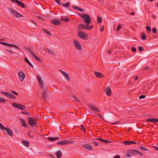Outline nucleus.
Masks as SVG:
<instances>
[{
  "instance_id": "f257e3e1",
  "label": "nucleus",
  "mask_w": 158,
  "mask_h": 158,
  "mask_svg": "<svg viewBox=\"0 0 158 158\" xmlns=\"http://www.w3.org/2000/svg\"><path fill=\"white\" fill-rule=\"evenodd\" d=\"M139 151L136 149H130L127 151V154L125 155V157H131V155L134 156L135 155L138 154Z\"/></svg>"
},
{
  "instance_id": "f03ea898",
  "label": "nucleus",
  "mask_w": 158,
  "mask_h": 158,
  "mask_svg": "<svg viewBox=\"0 0 158 158\" xmlns=\"http://www.w3.org/2000/svg\"><path fill=\"white\" fill-rule=\"evenodd\" d=\"M80 16L84 19L86 24L89 25V24L91 23V19L88 15L83 14L80 15Z\"/></svg>"
},
{
  "instance_id": "7ed1b4c3",
  "label": "nucleus",
  "mask_w": 158,
  "mask_h": 158,
  "mask_svg": "<svg viewBox=\"0 0 158 158\" xmlns=\"http://www.w3.org/2000/svg\"><path fill=\"white\" fill-rule=\"evenodd\" d=\"M93 27V26H89L88 25L85 24H79L77 27V28L79 31H81L83 29L90 30Z\"/></svg>"
},
{
  "instance_id": "20e7f679",
  "label": "nucleus",
  "mask_w": 158,
  "mask_h": 158,
  "mask_svg": "<svg viewBox=\"0 0 158 158\" xmlns=\"http://www.w3.org/2000/svg\"><path fill=\"white\" fill-rule=\"evenodd\" d=\"M28 122L29 124L32 127H33L34 126L35 127L38 126L36 119H34L32 118L29 117L28 118Z\"/></svg>"
},
{
  "instance_id": "39448f33",
  "label": "nucleus",
  "mask_w": 158,
  "mask_h": 158,
  "mask_svg": "<svg viewBox=\"0 0 158 158\" xmlns=\"http://www.w3.org/2000/svg\"><path fill=\"white\" fill-rule=\"evenodd\" d=\"M8 9L10 12L11 13L13 14L17 18H21L23 17V15L17 12L13 9L9 8Z\"/></svg>"
},
{
  "instance_id": "423d86ee",
  "label": "nucleus",
  "mask_w": 158,
  "mask_h": 158,
  "mask_svg": "<svg viewBox=\"0 0 158 158\" xmlns=\"http://www.w3.org/2000/svg\"><path fill=\"white\" fill-rule=\"evenodd\" d=\"M26 49L31 54V55L35 58L36 60H37L38 61L40 62H42V60L37 56L36 54L32 51L31 50L30 48H29L27 47L26 48Z\"/></svg>"
},
{
  "instance_id": "0eeeda50",
  "label": "nucleus",
  "mask_w": 158,
  "mask_h": 158,
  "mask_svg": "<svg viewBox=\"0 0 158 158\" xmlns=\"http://www.w3.org/2000/svg\"><path fill=\"white\" fill-rule=\"evenodd\" d=\"M73 44L74 47L78 50H81L82 47L81 45L79 42L77 40H74L73 41Z\"/></svg>"
},
{
  "instance_id": "6e6552de",
  "label": "nucleus",
  "mask_w": 158,
  "mask_h": 158,
  "mask_svg": "<svg viewBox=\"0 0 158 158\" xmlns=\"http://www.w3.org/2000/svg\"><path fill=\"white\" fill-rule=\"evenodd\" d=\"M13 106L21 110H24L25 108V106L20 104L14 102L12 103Z\"/></svg>"
},
{
  "instance_id": "1a4fd4ad",
  "label": "nucleus",
  "mask_w": 158,
  "mask_h": 158,
  "mask_svg": "<svg viewBox=\"0 0 158 158\" xmlns=\"http://www.w3.org/2000/svg\"><path fill=\"white\" fill-rule=\"evenodd\" d=\"M73 143V142L70 141L62 140L58 141L57 142V144L58 145H64L70 144Z\"/></svg>"
},
{
  "instance_id": "9d476101",
  "label": "nucleus",
  "mask_w": 158,
  "mask_h": 158,
  "mask_svg": "<svg viewBox=\"0 0 158 158\" xmlns=\"http://www.w3.org/2000/svg\"><path fill=\"white\" fill-rule=\"evenodd\" d=\"M18 75L20 80L21 81H23L25 77V75L23 72L21 71L19 72L18 73Z\"/></svg>"
},
{
  "instance_id": "9b49d317",
  "label": "nucleus",
  "mask_w": 158,
  "mask_h": 158,
  "mask_svg": "<svg viewBox=\"0 0 158 158\" xmlns=\"http://www.w3.org/2000/svg\"><path fill=\"white\" fill-rule=\"evenodd\" d=\"M48 90H47L46 89H45L43 91L42 94V99L44 101H46L47 99V92Z\"/></svg>"
},
{
  "instance_id": "f8f14e48",
  "label": "nucleus",
  "mask_w": 158,
  "mask_h": 158,
  "mask_svg": "<svg viewBox=\"0 0 158 158\" xmlns=\"http://www.w3.org/2000/svg\"><path fill=\"white\" fill-rule=\"evenodd\" d=\"M52 23L55 25H59L61 23L59 20L58 19H54L51 20Z\"/></svg>"
},
{
  "instance_id": "ddd939ff",
  "label": "nucleus",
  "mask_w": 158,
  "mask_h": 158,
  "mask_svg": "<svg viewBox=\"0 0 158 158\" xmlns=\"http://www.w3.org/2000/svg\"><path fill=\"white\" fill-rule=\"evenodd\" d=\"M77 35L79 37L83 39H85V38L87 37V35L85 34L83 32L81 31L78 32Z\"/></svg>"
},
{
  "instance_id": "4468645a",
  "label": "nucleus",
  "mask_w": 158,
  "mask_h": 158,
  "mask_svg": "<svg viewBox=\"0 0 158 158\" xmlns=\"http://www.w3.org/2000/svg\"><path fill=\"white\" fill-rule=\"evenodd\" d=\"M89 108L91 110L94 112H99L100 110L99 109L95 106H89Z\"/></svg>"
},
{
  "instance_id": "2eb2a0df",
  "label": "nucleus",
  "mask_w": 158,
  "mask_h": 158,
  "mask_svg": "<svg viewBox=\"0 0 158 158\" xmlns=\"http://www.w3.org/2000/svg\"><path fill=\"white\" fill-rule=\"evenodd\" d=\"M146 121L148 122H152L154 124H156V123H158V119L148 118L146 120Z\"/></svg>"
},
{
  "instance_id": "dca6fc26",
  "label": "nucleus",
  "mask_w": 158,
  "mask_h": 158,
  "mask_svg": "<svg viewBox=\"0 0 158 158\" xmlns=\"http://www.w3.org/2000/svg\"><path fill=\"white\" fill-rule=\"evenodd\" d=\"M83 147L86 149L89 150H92L93 149L92 147L91 144H84Z\"/></svg>"
},
{
  "instance_id": "f3484780",
  "label": "nucleus",
  "mask_w": 158,
  "mask_h": 158,
  "mask_svg": "<svg viewBox=\"0 0 158 158\" xmlns=\"http://www.w3.org/2000/svg\"><path fill=\"white\" fill-rule=\"evenodd\" d=\"M62 74L64 76L66 79L68 81H70V78L69 75L65 72L60 70Z\"/></svg>"
},
{
  "instance_id": "a211bd4d",
  "label": "nucleus",
  "mask_w": 158,
  "mask_h": 158,
  "mask_svg": "<svg viewBox=\"0 0 158 158\" xmlns=\"http://www.w3.org/2000/svg\"><path fill=\"white\" fill-rule=\"evenodd\" d=\"M105 93L108 96H110L111 94V90L109 88H106V89Z\"/></svg>"
},
{
  "instance_id": "6ab92c4d",
  "label": "nucleus",
  "mask_w": 158,
  "mask_h": 158,
  "mask_svg": "<svg viewBox=\"0 0 158 158\" xmlns=\"http://www.w3.org/2000/svg\"><path fill=\"white\" fill-rule=\"evenodd\" d=\"M123 143L126 145H130L132 144H135L137 143L134 141H127L123 142Z\"/></svg>"
},
{
  "instance_id": "aec40b11",
  "label": "nucleus",
  "mask_w": 158,
  "mask_h": 158,
  "mask_svg": "<svg viewBox=\"0 0 158 158\" xmlns=\"http://www.w3.org/2000/svg\"><path fill=\"white\" fill-rule=\"evenodd\" d=\"M20 120L21 121V125L22 126L25 127H27V125L25 123V121L24 119H23L22 118H20Z\"/></svg>"
},
{
  "instance_id": "412c9836",
  "label": "nucleus",
  "mask_w": 158,
  "mask_h": 158,
  "mask_svg": "<svg viewBox=\"0 0 158 158\" xmlns=\"http://www.w3.org/2000/svg\"><path fill=\"white\" fill-rule=\"evenodd\" d=\"M6 130L7 133L10 135V136H12L13 135V133L12 131V130L9 128H6V129L5 130Z\"/></svg>"
},
{
  "instance_id": "4be33fe9",
  "label": "nucleus",
  "mask_w": 158,
  "mask_h": 158,
  "mask_svg": "<svg viewBox=\"0 0 158 158\" xmlns=\"http://www.w3.org/2000/svg\"><path fill=\"white\" fill-rule=\"evenodd\" d=\"M94 74L97 77L101 78L104 77L103 75L101 73L98 72H95Z\"/></svg>"
},
{
  "instance_id": "5701e85b",
  "label": "nucleus",
  "mask_w": 158,
  "mask_h": 158,
  "mask_svg": "<svg viewBox=\"0 0 158 158\" xmlns=\"http://www.w3.org/2000/svg\"><path fill=\"white\" fill-rule=\"evenodd\" d=\"M7 98H9L11 99L14 100L16 98V97L15 95L10 93H9L8 95Z\"/></svg>"
},
{
  "instance_id": "b1692460",
  "label": "nucleus",
  "mask_w": 158,
  "mask_h": 158,
  "mask_svg": "<svg viewBox=\"0 0 158 158\" xmlns=\"http://www.w3.org/2000/svg\"><path fill=\"white\" fill-rule=\"evenodd\" d=\"M55 155L56 156L57 158H60L61 157L62 153L60 151H58L55 153Z\"/></svg>"
},
{
  "instance_id": "393cba45",
  "label": "nucleus",
  "mask_w": 158,
  "mask_h": 158,
  "mask_svg": "<svg viewBox=\"0 0 158 158\" xmlns=\"http://www.w3.org/2000/svg\"><path fill=\"white\" fill-rule=\"evenodd\" d=\"M17 4L19 6L21 7L22 8H25V6L23 2L18 1L17 3Z\"/></svg>"
},
{
  "instance_id": "a878e982",
  "label": "nucleus",
  "mask_w": 158,
  "mask_h": 158,
  "mask_svg": "<svg viewBox=\"0 0 158 158\" xmlns=\"http://www.w3.org/2000/svg\"><path fill=\"white\" fill-rule=\"evenodd\" d=\"M22 143L26 147H28L29 146V143L27 141H25L23 140H22Z\"/></svg>"
},
{
  "instance_id": "bb28decb",
  "label": "nucleus",
  "mask_w": 158,
  "mask_h": 158,
  "mask_svg": "<svg viewBox=\"0 0 158 158\" xmlns=\"http://www.w3.org/2000/svg\"><path fill=\"white\" fill-rule=\"evenodd\" d=\"M59 139V137H49L48 138V139L49 141H53L56 140H58Z\"/></svg>"
},
{
  "instance_id": "cd10ccee",
  "label": "nucleus",
  "mask_w": 158,
  "mask_h": 158,
  "mask_svg": "<svg viewBox=\"0 0 158 158\" xmlns=\"http://www.w3.org/2000/svg\"><path fill=\"white\" fill-rule=\"evenodd\" d=\"M73 8L81 12H83L84 11L83 9L81 8H80L77 6H73Z\"/></svg>"
},
{
  "instance_id": "c85d7f7f",
  "label": "nucleus",
  "mask_w": 158,
  "mask_h": 158,
  "mask_svg": "<svg viewBox=\"0 0 158 158\" xmlns=\"http://www.w3.org/2000/svg\"><path fill=\"white\" fill-rule=\"evenodd\" d=\"M37 78L38 80V81L39 82V84H41V83H43L42 82V80L40 77V76H39V75H38L37 76Z\"/></svg>"
},
{
  "instance_id": "c756f323",
  "label": "nucleus",
  "mask_w": 158,
  "mask_h": 158,
  "mask_svg": "<svg viewBox=\"0 0 158 158\" xmlns=\"http://www.w3.org/2000/svg\"><path fill=\"white\" fill-rule=\"evenodd\" d=\"M40 85L41 89L45 90V89H46L47 90H48L47 87L46 86H44L43 83L40 84Z\"/></svg>"
},
{
  "instance_id": "7c9ffc66",
  "label": "nucleus",
  "mask_w": 158,
  "mask_h": 158,
  "mask_svg": "<svg viewBox=\"0 0 158 158\" xmlns=\"http://www.w3.org/2000/svg\"><path fill=\"white\" fill-rule=\"evenodd\" d=\"M70 5V3L69 2H67L66 4H63L62 3H61V5L62 6H63L64 7H68Z\"/></svg>"
},
{
  "instance_id": "2f4dec72",
  "label": "nucleus",
  "mask_w": 158,
  "mask_h": 158,
  "mask_svg": "<svg viewBox=\"0 0 158 158\" xmlns=\"http://www.w3.org/2000/svg\"><path fill=\"white\" fill-rule=\"evenodd\" d=\"M47 52H48L49 54L52 55H54L55 54L54 52L52 50L49 49H47Z\"/></svg>"
},
{
  "instance_id": "473e14b6",
  "label": "nucleus",
  "mask_w": 158,
  "mask_h": 158,
  "mask_svg": "<svg viewBox=\"0 0 158 158\" xmlns=\"http://www.w3.org/2000/svg\"><path fill=\"white\" fill-rule=\"evenodd\" d=\"M61 20L65 22H67L69 20V19L68 18H61Z\"/></svg>"
},
{
  "instance_id": "72a5a7b5",
  "label": "nucleus",
  "mask_w": 158,
  "mask_h": 158,
  "mask_svg": "<svg viewBox=\"0 0 158 158\" xmlns=\"http://www.w3.org/2000/svg\"><path fill=\"white\" fill-rule=\"evenodd\" d=\"M43 32L45 34H47L49 36H51V35H52L49 32H48L47 30H46L43 29Z\"/></svg>"
},
{
  "instance_id": "f704fd0d",
  "label": "nucleus",
  "mask_w": 158,
  "mask_h": 158,
  "mask_svg": "<svg viewBox=\"0 0 158 158\" xmlns=\"http://www.w3.org/2000/svg\"><path fill=\"white\" fill-rule=\"evenodd\" d=\"M9 93L7 92H4V91H1V94H2L4 95L7 97H8Z\"/></svg>"
},
{
  "instance_id": "c9c22d12",
  "label": "nucleus",
  "mask_w": 158,
  "mask_h": 158,
  "mask_svg": "<svg viewBox=\"0 0 158 158\" xmlns=\"http://www.w3.org/2000/svg\"><path fill=\"white\" fill-rule=\"evenodd\" d=\"M146 36L144 33H143L142 35V40H144L146 39Z\"/></svg>"
},
{
  "instance_id": "e433bc0d",
  "label": "nucleus",
  "mask_w": 158,
  "mask_h": 158,
  "mask_svg": "<svg viewBox=\"0 0 158 158\" xmlns=\"http://www.w3.org/2000/svg\"><path fill=\"white\" fill-rule=\"evenodd\" d=\"M97 22L98 23H101L102 22V19L100 17L98 16V17Z\"/></svg>"
},
{
  "instance_id": "4c0bfd02",
  "label": "nucleus",
  "mask_w": 158,
  "mask_h": 158,
  "mask_svg": "<svg viewBox=\"0 0 158 158\" xmlns=\"http://www.w3.org/2000/svg\"><path fill=\"white\" fill-rule=\"evenodd\" d=\"M10 46L11 47H12L15 48L17 49H19V48L15 44H10Z\"/></svg>"
},
{
  "instance_id": "58836bf2",
  "label": "nucleus",
  "mask_w": 158,
  "mask_h": 158,
  "mask_svg": "<svg viewBox=\"0 0 158 158\" xmlns=\"http://www.w3.org/2000/svg\"><path fill=\"white\" fill-rule=\"evenodd\" d=\"M21 113H22L23 114H25L27 116H29L30 115V114L28 112H27L26 110L25 111L21 112Z\"/></svg>"
},
{
  "instance_id": "ea45409f",
  "label": "nucleus",
  "mask_w": 158,
  "mask_h": 158,
  "mask_svg": "<svg viewBox=\"0 0 158 158\" xmlns=\"http://www.w3.org/2000/svg\"><path fill=\"white\" fill-rule=\"evenodd\" d=\"M6 99L2 97H0V102L5 103L6 102Z\"/></svg>"
},
{
  "instance_id": "a19ab883",
  "label": "nucleus",
  "mask_w": 158,
  "mask_h": 158,
  "mask_svg": "<svg viewBox=\"0 0 158 158\" xmlns=\"http://www.w3.org/2000/svg\"><path fill=\"white\" fill-rule=\"evenodd\" d=\"M122 25L121 24H119L116 30V31H118L121 28Z\"/></svg>"
},
{
  "instance_id": "79ce46f5",
  "label": "nucleus",
  "mask_w": 158,
  "mask_h": 158,
  "mask_svg": "<svg viewBox=\"0 0 158 158\" xmlns=\"http://www.w3.org/2000/svg\"><path fill=\"white\" fill-rule=\"evenodd\" d=\"M0 128L1 130H5L6 129V127H4L2 124L1 123H0Z\"/></svg>"
},
{
  "instance_id": "37998d69",
  "label": "nucleus",
  "mask_w": 158,
  "mask_h": 158,
  "mask_svg": "<svg viewBox=\"0 0 158 158\" xmlns=\"http://www.w3.org/2000/svg\"><path fill=\"white\" fill-rule=\"evenodd\" d=\"M81 129L83 131L85 132V129L82 125H81Z\"/></svg>"
},
{
  "instance_id": "c03bdc74",
  "label": "nucleus",
  "mask_w": 158,
  "mask_h": 158,
  "mask_svg": "<svg viewBox=\"0 0 158 158\" xmlns=\"http://www.w3.org/2000/svg\"><path fill=\"white\" fill-rule=\"evenodd\" d=\"M140 149L141 150H143L144 151H149L148 149H146L143 147H140Z\"/></svg>"
},
{
  "instance_id": "a18cd8bd",
  "label": "nucleus",
  "mask_w": 158,
  "mask_h": 158,
  "mask_svg": "<svg viewBox=\"0 0 158 158\" xmlns=\"http://www.w3.org/2000/svg\"><path fill=\"white\" fill-rule=\"evenodd\" d=\"M146 97V96L144 95H142L140 96L139 97V99H141L143 98H144Z\"/></svg>"
},
{
  "instance_id": "49530a36",
  "label": "nucleus",
  "mask_w": 158,
  "mask_h": 158,
  "mask_svg": "<svg viewBox=\"0 0 158 158\" xmlns=\"http://www.w3.org/2000/svg\"><path fill=\"white\" fill-rule=\"evenodd\" d=\"M103 143H111V141H110L104 140Z\"/></svg>"
},
{
  "instance_id": "de8ad7c7",
  "label": "nucleus",
  "mask_w": 158,
  "mask_h": 158,
  "mask_svg": "<svg viewBox=\"0 0 158 158\" xmlns=\"http://www.w3.org/2000/svg\"><path fill=\"white\" fill-rule=\"evenodd\" d=\"M146 29L148 31H150L151 30L150 27L148 26L146 27Z\"/></svg>"
},
{
  "instance_id": "09e8293b",
  "label": "nucleus",
  "mask_w": 158,
  "mask_h": 158,
  "mask_svg": "<svg viewBox=\"0 0 158 158\" xmlns=\"http://www.w3.org/2000/svg\"><path fill=\"white\" fill-rule=\"evenodd\" d=\"M152 31L154 33H155L156 32V29L155 27H154L152 28Z\"/></svg>"
},
{
  "instance_id": "8fccbe9b",
  "label": "nucleus",
  "mask_w": 158,
  "mask_h": 158,
  "mask_svg": "<svg viewBox=\"0 0 158 158\" xmlns=\"http://www.w3.org/2000/svg\"><path fill=\"white\" fill-rule=\"evenodd\" d=\"M95 140H99L102 142H103V141H104V139H100V138H96L95 139Z\"/></svg>"
},
{
  "instance_id": "3c124183",
  "label": "nucleus",
  "mask_w": 158,
  "mask_h": 158,
  "mask_svg": "<svg viewBox=\"0 0 158 158\" xmlns=\"http://www.w3.org/2000/svg\"><path fill=\"white\" fill-rule=\"evenodd\" d=\"M131 50L133 52H135L136 51V49L135 47H132Z\"/></svg>"
},
{
  "instance_id": "603ef678",
  "label": "nucleus",
  "mask_w": 158,
  "mask_h": 158,
  "mask_svg": "<svg viewBox=\"0 0 158 158\" xmlns=\"http://www.w3.org/2000/svg\"><path fill=\"white\" fill-rule=\"evenodd\" d=\"M104 27L103 26H102L100 28V30L101 32H102L104 31Z\"/></svg>"
},
{
  "instance_id": "864d4df0",
  "label": "nucleus",
  "mask_w": 158,
  "mask_h": 158,
  "mask_svg": "<svg viewBox=\"0 0 158 158\" xmlns=\"http://www.w3.org/2000/svg\"><path fill=\"white\" fill-rule=\"evenodd\" d=\"M138 49H139V51L140 52H141V51H143V47L141 46L139 47L138 48Z\"/></svg>"
},
{
  "instance_id": "5fc2aeb1",
  "label": "nucleus",
  "mask_w": 158,
  "mask_h": 158,
  "mask_svg": "<svg viewBox=\"0 0 158 158\" xmlns=\"http://www.w3.org/2000/svg\"><path fill=\"white\" fill-rule=\"evenodd\" d=\"M24 60L25 61L27 62V63L28 64H30V62H29V60H28V59L27 58H25V59H24Z\"/></svg>"
},
{
  "instance_id": "6e6d98bb",
  "label": "nucleus",
  "mask_w": 158,
  "mask_h": 158,
  "mask_svg": "<svg viewBox=\"0 0 158 158\" xmlns=\"http://www.w3.org/2000/svg\"><path fill=\"white\" fill-rule=\"evenodd\" d=\"M119 123V122L118 121H116L115 122L112 123H111V124H112L113 125H116V124H118Z\"/></svg>"
},
{
  "instance_id": "4d7b16f0",
  "label": "nucleus",
  "mask_w": 158,
  "mask_h": 158,
  "mask_svg": "<svg viewBox=\"0 0 158 158\" xmlns=\"http://www.w3.org/2000/svg\"><path fill=\"white\" fill-rule=\"evenodd\" d=\"M11 92L12 93H14V94H15L16 95H18V93L15 91H14L13 90H12L11 91Z\"/></svg>"
},
{
  "instance_id": "13d9d810",
  "label": "nucleus",
  "mask_w": 158,
  "mask_h": 158,
  "mask_svg": "<svg viewBox=\"0 0 158 158\" xmlns=\"http://www.w3.org/2000/svg\"><path fill=\"white\" fill-rule=\"evenodd\" d=\"M55 1L59 5H60V0H55Z\"/></svg>"
},
{
  "instance_id": "bf43d9fd",
  "label": "nucleus",
  "mask_w": 158,
  "mask_h": 158,
  "mask_svg": "<svg viewBox=\"0 0 158 158\" xmlns=\"http://www.w3.org/2000/svg\"><path fill=\"white\" fill-rule=\"evenodd\" d=\"M93 143H94V144L96 146H97L98 145H99V143L97 142H95V141H94L93 142Z\"/></svg>"
},
{
  "instance_id": "052dcab7",
  "label": "nucleus",
  "mask_w": 158,
  "mask_h": 158,
  "mask_svg": "<svg viewBox=\"0 0 158 158\" xmlns=\"http://www.w3.org/2000/svg\"><path fill=\"white\" fill-rule=\"evenodd\" d=\"M6 50L8 52H9V53H11V54H14V53L13 52L10 51V50H8V49H6Z\"/></svg>"
},
{
  "instance_id": "680f3d73",
  "label": "nucleus",
  "mask_w": 158,
  "mask_h": 158,
  "mask_svg": "<svg viewBox=\"0 0 158 158\" xmlns=\"http://www.w3.org/2000/svg\"><path fill=\"white\" fill-rule=\"evenodd\" d=\"M10 1L13 2L14 3L16 2V3L18 1V0H10Z\"/></svg>"
},
{
  "instance_id": "e2e57ef3",
  "label": "nucleus",
  "mask_w": 158,
  "mask_h": 158,
  "mask_svg": "<svg viewBox=\"0 0 158 158\" xmlns=\"http://www.w3.org/2000/svg\"><path fill=\"white\" fill-rule=\"evenodd\" d=\"M113 158H120V156L119 155H116L114 156Z\"/></svg>"
},
{
  "instance_id": "0e129e2a",
  "label": "nucleus",
  "mask_w": 158,
  "mask_h": 158,
  "mask_svg": "<svg viewBox=\"0 0 158 158\" xmlns=\"http://www.w3.org/2000/svg\"><path fill=\"white\" fill-rule=\"evenodd\" d=\"M0 43H1V44H2V45H3L5 46V45L6 42H3L0 41Z\"/></svg>"
},
{
  "instance_id": "69168bd1",
  "label": "nucleus",
  "mask_w": 158,
  "mask_h": 158,
  "mask_svg": "<svg viewBox=\"0 0 158 158\" xmlns=\"http://www.w3.org/2000/svg\"><path fill=\"white\" fill-rule=\"evenodd\" d=\"M97 115L98 116H99V117H100V118H101L102 119H103V118H102V116L100 114H97Z\"/></svg>"
},
{
  "instance_id": "338daca9",
  "label": "nucleus",
  "mask_w": 158,
  "mask_h": 158,
  "mask_svg": "<svg viewBox=\"0 0 158 158\" xmlns=\"http://www.w3.org/2000/svg\"><path fill=\"white\" fill-rule=\"evenodd\" d=\"M37 17L39 19H43L42 17L40 16H38Z\"/></svg>"
},
{
  "instance_id": "774afa93",
  "label": "nucleus",
  "mask_w": 158,
  "mask_h": 158,
  "mask_svg": "<svg viewBox=\"0 0 158 158\" xmlns=\"http://www.w3.org/2000/svg\"><path fill=\"white\" fill-rule=\"evenodd\" d=\"M154 148H155L156 150H157L158 151V147H156V146H154Z\"/></svg>"
}]
</instances>
